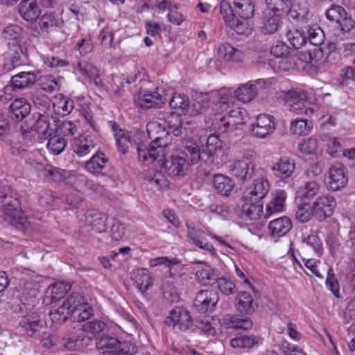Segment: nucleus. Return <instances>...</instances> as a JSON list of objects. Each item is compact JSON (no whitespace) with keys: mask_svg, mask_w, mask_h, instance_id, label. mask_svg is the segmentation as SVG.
<instances>
[{"mask_svg":"<svg viewBox=\"0 0 355 355\" xmlns=\"http://www.w3.org/2000/svg\"><path fill=\"white\" fill-rule=\"evenodd\" d=\"M146 130L152 141L148 146L144 144L137 146L138 159L147 164L156 159L162 161L166 155V148L171 143L170 135L164 125L157 121H149Z\"/></svg>","mask_w":355,"mask_h":355,"instance_id":"f257e3e1","label":"nucleus"},{"mask_svg":"<svg viewBox=\"0 0 355 355\" xmlns=\"http://www.w3.org/2000/svg\"><path fill=\"white\" fill-rule=\"evenodd\" d=\"M0 198V209L5 220L17 229L28 230L31 222L21 210L17 193L10 186L1 184Z\"/></svg>","mask_w":355,"mask_h":355,"instance_id":"f03ea898","label":"nucleus"},{"mask_svg":"<svg viewBox=\"0 0 355 355\" xmlns=\"http://www.w3.org/2000/svg\"><path fill=\"white\" fill-rule=\"evenodd\" d=\"M57 120L53 116L40 114H33L21 125L20 131L25 139H30L33 132H37L40 139H46L56 133Z\"/></svg>","mask_w":355,"mask_h":355,"instance_id":"7ed1b4c3","label":"nucleus"},{"mask_svg":"<svg viewBox=\"0 0 355 355\" xmlns=\"http://www.w3.org/2000/svg\"><path fill=\"white\" fill-rule=\"evenodd\" d=\"M324 33L317 24L309 26L307 29V40L309 47L300 53L299 57L303 62L311 63L315 62L320 64L324 57V48L322 45L324 41Z\"/></svg>","mask_w":355,"mask_h":355,"instance_id":"20e7f679","label":"nucleus"},{"mask_svg":"<svg viewBox=\"0 0 355 355\" xmlns=\"http://www.w3.org/2000/svg\"><path fill=\"white\" fill-rule=\"evenodd\" d=\"M282 98L290 107V110L296 114H312L313 110L307 108V96L304 91L300 89H293L282 92Z\"/></svg>","mask_w":355,"mask_h":355,"instance_id":"39448f33","label":"nucleus"},{"mask_svg":"<svg viewBox=\"0 0 355 355\" xmlns=\"http://www.w3.org/2000/svg\"><path fill=\"white\" fill-rule=\"evenodd\" d=\"M188 154L186 150L179 155H171L169 159H164V156L162 161L157 160L158 162H162L164 172L168 176H184L189 166V162L187 157Z\"/></svg>","mask_w":355,"mask_h":355,"instance_id":"423d86ee","label":"nucleus"},{"mask_svg":"<svg viewBox=\"0 0 355 355\" xmlns=\"http://www.w3.org/2000/svg\"><path fill=\"white\" fill-rule=\"evenodd\" d=\"M230 173L238 180L245 182L255 176V164L247 157L234 160L229 165Z\"/></svg>","mask_w":355,"mask_h":355,"instance_id":"0eeeda50","label":"nucleus"},{"mask_svg":"<svg viewBox=\"0 0 355 355\" xmlns=\"http://www.w3.org/2000/svg\"><path fill=\"white\" fill-rule=\"evenodd\" d=\"M336 206V202L332 196H320L311 205L312 214L318 220H323L333 214Z\"/></svg>","mask_w":355,"mask_h":355,"instance_id":"6e6552de","label":"nucleus"},{"mask_svg":"<svg viewBox=\"0 0 355 355\" xmlns=\"http://www.w3.org/2000/svg\"><path fill=\"white\" fill-rule=\"evenodd\" d=\"M325 15L329 20L335 21L343 32H349L354 26V21L340 6L332 5L326 10Z\"/></svg>","mask_w":355,"mask_h":355,"instance_id":"1a4fd4ad","label":"nucleus"},{"mask_svg":"<svg viewBox=\"0 0 355 355\" xmlns=\"http://www.w3.org/2000/svg\"><path fill=\"white\" fill-rule=\"evenodd\" d=\"M218 299V295L215 291L201 290L195 297L193 306L199 313H205L215 309Z\"/></svg>","mask_w":355,"mask_h":355,"instance_id":"9d476101","label":"nucleus"},{"mask_svg":"<svg viewBox=\"0 0 355 355\" xmlns=\"http://www.w3.org/2000/svg\"><path fill=\"white\" fill-rule=\"evenodd\" d=\"M270 191V183L263 177L254 180L253 183L248 187L243 195L244 200H254L258 202L263 199Z\"/></svg>","mask_w":355,"mask_h":355,"instance_id":"9b49d317","label":"nucleus"},{"mask_svg":"<svg viewBox=\"0 0 355 355\" xmlns=\"http://www.w3.org/2000/svg\"><path fill=\"white\" fill-rule=\"evenodd\" d=\"M165 322L168 325L172 324L175 328L181 331L189 329L193 324L189 311L181 306H177L171 310Z\"/></svg>","mask_w":355,"mask_h":355,"instance_id":"f8f14e48","label":"nucleus"},{"mask_svg":"<svg viewBox=\"0 0 355 355\" xmlns=\"http://www.w3.org/2000/svg\"><path fill=\"white\" fill-rule=\"evenodd\" d=\"M268 8L273 13L279 16L289 15L292 18L295 19H302L307 12L302 10V12H297L292 10L293 3L289 0H265Z\"/></svg>","mask_w":355,"mask_h":355,"instance_id":"ddd939ff","label":"nucleus"},{"mask_svg":"<svg viewBox=\"0 0 355 355\" xmlns=\"http://www.w3.org/2000/svg\"><path fill=\"white\" fill-rule=\"evenodd\" d=\"M96 347L102 351L104 355H125L127 352L124 351L125 343H121L117 338L109 336H103L96 341Z\"/></svg>","mask_w":355,"mask_h":355,"instance_id":"4468645a","label":"nucleus"},{"mask_svg":"<svg viewBox=\"0 0 355 355\" xmlns=\"http://www.w3.org/2000/svg\"><path fill=\"white\" fill-rule=\"evenodd\" d=\"M275 122L274 117L262 114L257 117V121L252 125V134L259 138H265L274 132Z\"/></svg>","mask_w":355,"mask_h":355,"instance_id":"2eb2a0df","label":"nucleus"},{"mask_svg":"<svg viewBox=\"0 0 355 355\" xmlns=\"http://www.w3.org/2000/svg\"><path fill=\"white\" fill-rule=\"evenodd\" d=\"M44 322L37 313H31L22 317L19 325L31 337H39L41 331L45 329Z\"/></svg>","mask_w":355,"mask_h":355,"instance_id":"dca6fc26","label":"nucleus"},{"mask_svg":"<svg viewBox=\"0 0 355 355\" xmlns=\"http://www.w3.org/2000/svg\"><path fill=\"white\" fill-rule=\"evenodd\" d=\"M185 150L190 155L192 164H196L199 160H202L205 163H212L216 153L205 147H203L202 150H200L198 146L192 141H186Z\"/></svg>","mask_w":355,"mask_h":355,"instance_id":"f3484780","label":"nucleus"},{"mask_svg":"<svg viewBox=\"0 0 355 355\" xmlns=\"http://www.w3.org/2000/svg\"><path fill=\"white\" fill-rule=\"evenodd\" d=\"M329 180L327 183L329 190L338 191L345 187L348 179L346 176L345 168L340 163L333 165L329 169Z\"/></svg>","mask_w":355,"mask_h":355,"instance_id":"a211bd4d","label":"nucleus"},{"mask_svg":"<svg viewBox=\"0 0 355 355\" xmlns=\"http://www.w3.org/2000/svg\"><path fill=\"white\" fill-rule=\"evenodd\" d=\"M188 236L193 243L199 248L209 252L212 256H216V251L211 243L207 241L206 233L199 228L187 225Z\"/></svg>","mask_w":355,"mask_h":355,"instance_id":"6ab92c4d","label":"nucleus"},{"mask_svg":"<svg viewBox=\"0 0 355 355\" xmlns=\"http://www.w3.org/2000/svg\"><path fill=\"white\" fill-rule=\"evenodd\" d=\"M295 169L294 161L287 157L279 158L274 162L271 166V171L273 175L282 180L290 178Z\"/></svg>","mask_w":355,"mask_h":355,"instance_id":"aec40b11","label":"nucleus"},{"mask_svg":"<svg viewBox=\"0 0 355 355\" xmlns=\"http://www.w3.org/2000/svg\"><path fill=\"white\" fill-rule=\"evenodd\" d=\"M167 101V96L157 92L140 93L137 98V105L141 107H160Z\"/></svg>","mask_w":355,"mask_h":355,"instance_id":"412c9836","label":"nucleus"},{"mask_svg":"<svg viewBox=\"0 0 355 355\" xmlns=\"http://www.w3.org/2000/svg\"><path fill=\"white\" fill-rule=\"evenodd\" d=\"M37 80V75L33 71H22L12 76L10 85L14 91L21 90L34 85Z\"/></svg>","mask_w":355,"mask_h":355,"instance_id":"4be33fe9","label":"nucleus"},{"mask_svg":"<svg viewBox=\"0 0 355 355\" xmlns=\"http://www.w3.org/2000/svg\"><path fill=\"white\" fill-rule=\"evenodd\" d=\"M131 279L137 289L142 293L148 291L153 284L154 278L146 268H139L131 274Z\"/></svg>","mask_w":355,"mask_h":355,"instance_id":"5701e85b","label":"nucleus"},{"mask_svg":"<svg viewBox=\"0 0 355 355\" xmlns=\"http://www.w3.org/2000/svg\"><path fill=\"white\" fill-rule=\"evenodd\" d=\"M81 74L86 76L90 83L96 86H101L102 80L100 78L98 69L87 61H78L74 67Z\"/></svg>","mask_w":355,"mask_h":355,"instance_id":"b1692460","label":"nucleus"},{"mask_svg":"<svg viewBox=\"0 0 355 355\" xmlns=\"http://www.w3.org/2000/svg\"><path fill=\"white\" fill-rule=\"evenodd\" d=\"M292 228V223L288 217L284 216L272 220L268 224L271 236L279 238L288 233Z\"/></svg>","mask_w":355,"mask_h":355,"instance_id":"393cba45","label":"nucleus"},{"mask_svg":"<svg viewBox=\"0 0 355 355\" xmlns=\"http://www.w3.org/2000/svg\"><path fill=\"white\" fill-rule=\"evenodd\" d=\"M217 57L220 60L226 61L241 62L243 59L244 53L239 49L232 46L229 43H223L217 48Z\"/></svg>","mask_w":355,"mask_h":355,"instance_id":"a878e982","label":"nucleus"},{"mask_svg":"<svg viewBox=\"0 0 355 355\" xmlns=\"http://www.w3.org/2000/svg\"><path fill=\"white\" fill-rule=\"evenodd\" d=\"M94 147V141L86 135H80L71 141V149L78 157L88 155Z\"/></svg>","mask_w":355,"mask_h":355,"instance_id":"bb28decb","label":"nucleus"},{"mask_svg":"<svg viewBox=\"0 0 355 355\" xmlns=\"http://www.w3.org/2000/svg\"><path fill=\"white\" fill-rule=\"evenodd\" d=\"M286 193L284 190H278L274 194L270 201L267 204L264 216L269 218L272 215L282 212L284 210Z\"/></svg>","mask_w":355,"mask_h":355,"instance_id":"cd10ccee","label":"nucleus"},{"mask_svg":"<svg viewBox=\"0 0 355 355\" xmlns=\"http://www.w3.org/2000/svg\"><path fill=\"white\" fill-rule=\"evenodd\" d=\"M157 119L164 121V126L167 125L175 136H179L182 130V122L180 116L175 112H159Z\"/></svg>","mask_w":355,"mask_h":355,"instance_id":"c85d7f7f","label":"nucleus"},{"mask_svg":"<svg viewBox=\"0 0 355 355\" xmlns=\"http://www.w3.org/2000/svg\"><path fill=\"white\" fill-rule=\"evenodd\" d=\"M19 12L28 21L37 19L40 15V9L35 0H22L19 5Z\"/></svg>","mask_w":355,"mask_h":355,"instance_id":"c756f323","label":"nucleus"},{"mask_svg":"<svg viewBox=\"0 0 355 355\" xmlns=\"http://www.w3.org/2000/svg\"><path fill=\"white\" fill-rule=\"evenodd\" d=\"M210 106V98L208 93L199 92L193 96V103L189 107V114L197 116L205 112Z\"/></svg>","mask_w":355,"mask_h":355,"instance_id":"7c9ffc66","label":"nucleus"},{"mask_svg":"<svg viewBox=\"0 0 355 355\" xmlns=\"http://www.w3.org/2000/svg\"><path fill=\"white\" fill-rule=\"evenodd\" d=\"M114 137L118 149L123 155L127 153L130 147L135 146L137 149V146L139 144L135 140V134L134 132H128L124 130H119V132H116Z\"/></svg>","mask_w":355,"mask_h":355,"instance_id":"2f4dec72","label":"nucleus"},{"mask_svg":"<svg viewBox=\"0 0 355 355\" xmlns=\"http://www.w3.org/2000/svg\"><path fill=\"white\" fill-rule=\"evenodd\" d=\"M39 287V284L37 282H27L24 283L21 295V302L24 306H35Z\"/></svg>","mask_w":355,"mask_h":355,"instance_id":"473e14b6","label":"nucleus"},{"mask_svg":"<svg viewBox=\"0 0 355 355\" xmlns=\"http://www.w3.org/2000/svg\"><path fill=\"white\" fill-rule=\"evenodd\" d=\"M8 55L12 68H15L25 62L26 48L24 44L10 43L8 47Z\"/></svg>","mask_w":355,"mask_h":355,"instance_id":"72a5a7b5","label":"nucleus"},{"mask_svg":"<svg viewBox=\"0 0 355 355\" xmlns=\"http://www.w3.org/2000/svg\"><path fill=\"white\" fill-rule=\"evenodd\" d=\"M281 21V16L268 12H265L263 17L261 31L265 35H271L275 33L279 28Z\"/></svg>","mask_w":355,"mask_h":355,"instance_id":"f704fd0d","label":"nucleus"},{"mask_svg":"<svg viewBox=\"0 0 355 355\" xmlns=\"http://www.w3.org/2000/svg\"><path fill=\"white\" fill-rule=\"evenodd\" d=\"M234 14L241 19H249L254 16V6L252 0H234Z\"/></svg>","mask_w":355,"mask_h":355,"instance_id":"c9c22d12","label":"nucleus"},{"mask_svg":"<svg viewBox=\"0 0 355 355\" xmlns=\"http://www.w3.org/2000/svg\"><path fill=\"white\" fill-rule=\"evenodd\" d=\"M71 288L69 284L63 282H57L52 287L49 288L44 298L45 303H53L62 298Z\"/></svg>","mask_w":355,"mask_h":355,"instance_id":"e433bc0d","label":"nucleus"},{"mask_svg":"<svg viewBox=\"0 0 355 355\" xmlns=\"http://www.w3.org/2000/svg\"><path fill=\"white\" fill-rule=\"evenodd\" d=\"M212 184L218 193L228 196L234 188L233 180L224 175L217 174L214 176Z\"/></svg>","mask_w":355,"mask_h":355,"instance_id":"4c0bfd02","label":"nucleus"},{"mask_svg":"<svg viewBox=\"0 0 355 355\" xmlns=\"http://www.w3.org/2000/svg\"><path fill=\"white\" fill-rule=\"evenodd\" d=\"M23 28L17 24H10L1 33V37L9 40L8 46L10 43L24 44L21 37Z\"/></svg>","mask_w":355,"mask_h":355,"instance_id":"58836bf2","label":"nucleus"},{"mask_svg":"<svg viewBox=\"0 0 355 355\" xmlns=\"http://www.w3.org/2000/svg\"><path fill=\"white\" fill-rule=\"evenodd\" d=\"M85 223L96 232L105 231V216L95 210H90L86 213Z\"/></svg>","mask_w":355,"mask_h":355,"instance_id":"ea45409f","label":"nucleus"},{"mask_svg":"<svg viewBox=\"0 0 355 355\" xmlns=\"http://www.w3.org/2000/svg\"><path fill=\"white\" fill-rule=\"evenodd\" d=\"M236 306L241 313L252 314L254 311L253 299L251 295L247 292H240L236 297Z\"/></svg>","mask_w":355,"mask_h":355,"instance_id":"a19ab883","label":"nucleus"},{"mask_svg":"<svg viewBox=\"0 0 355 355\" xmlns=\"http://www.w3.org/2000/svg\"><path fill=\"white\" fill-rule=\"evenodd\" d=\"M319 190L320 185L316 180L307 181L298 188L296 198L311 199L319 192Z\"/></svg>","mask_w":355,"mask_h":355,"instance_id":"79ce46f5","label":"nucleus"},{"mask_svg":"<svg viewBox=\"0 0 355 355\" xmlns=\"http://www.w3.org/2000/svg\"><path fill=\"white\" fill-rule=\"evenodd\" d=\"M257 95L256 85L246 83L237 88L234 92L235 97L244 103L251 101Z\"/></svg>","mask_w":355,"mask_h":355,"instance_id":"37998d69","label":"nucleus"},{"mask_svg":"<svg viewBox=\"0 0 355 355\" xmlns=\"http://www.w3.org/2000/svg\"><path fill=\"white\" fill-rule=\"evenodd\" d=\"M196 276L197 280L202 285L212 286L216 284L220 273L215 268L202 269L196 272Z\"/></svg>","mask_w":355,"mask_h":355,"instance_id":"c03bdc74","label":"nucleus"},{"mask_svg":"<svg viewBox=\"0 0 355 355\" xmlns=\"http://www.w3.org/2000/svg\"><path fill=\"white\" fill-rule=\"evenodd\" d=\"M168 101L171 108L180 110L183 114H189L190 101L187 95L175 94L171 98H167Z\"/></svg>","mask_w":355,"mask_h":355,"instance_id":"a18cd8bd","label":"nucleus"},{"mask_svg":"<svg viewBox=\"0 0 355 355\" xmlns=\"http://www.w3.org/2000/svg\"><path fill=\"white\" fill-rule=\"evenodd\" d=\"M263 214V205L254 200H245L242 206V214L250 220H258Z\"/></svg>","mask_w":355,"mask_h":355,"instance_id":"49530a36","label":"nucleus"},{"mask_svg":"<svg viewBox=\"0 0 355 355\" xmlns=\"http://www.w3.org/2000/svg\"><path fill=\"white\" fill-rule=\"evenodd\" d=\"M313 128V123L304 119H295L291 123V132L297 136L308 135Z\"/></svg>","mask_w":355,"mask_h":355,"instance_id":"de8ad7c7","label":"nucleus"},{"mask_svg":"<svg viewBox=\"0 0 355 355\" xmlns=\"http://www.w3.org/2000/svg\"><path fill=\"white\" fill-rule=\"evenodd\" d=\"M107 160L103 153H96L85 164V168L92 173H100L105 167Z\"/></svg>","mask_w":355,"mask_h":355,"instance_id":"09e8293b","label":"nucleus"},{"mask_svg":"<svg viewBox=\"0 0 355 355\" xmlns=\"http://www.w3.org/2000/svg\"><path fill=\"white\" fill-rule=\"evenodd\" d=\"M286 37L291 45L297 49L308 44L306 35L300 29L288 31L286 33Z\"/></svg>","mask_w":355,"mask_h":355,"instance_id":"8fccbe9b","label":"nucleus"},{"mask_svg":"<svg viewBox=\"0 0 355 355\" xmlns=\"http://www.w3.org/2000/svg\"><path fill=\"white\" fill-rule=\"evenodd\" d=\"M87 300L78 293H72L64 301L63 304L70 311L71 315L76 313Z\"/></svg>","mask_w":355,"mask_h":355,"instance_id":"3c124183","label":"nucleus"},{"mask_svg":"<svg viewBox=\"0 0 355 355\" xmlns=\"http://www.w3.org/2000/svg\"><path fill=\"white\" fill-rule=\"evenodd\" d=\"M227 115L233 129L234 130L238 125L243 124L248 118V113L244 108L237 107L232 110Z\"/></svg>","mask_w":355,"mask_h":355,"instance_id":"603ef678","label":"nucleus"},{"mask_svg":"<svg viewBox=\"0 0 355 355\" xmlns=\"http://www.w3.org/2000/svg\"><path fill=\"white\" fill-rule=\"evenodd\" d=\"M258 340L254 336H241L231 339L230 345L233 347L251 348L258 343Z\"/></svg>","mask_w":355,"mask_h":355,"instance_id":"864d4df0","label":"nucleus"},{"mask_svg":"<svg viewBox=\"0 0 355 355\" xmlns=\"http://www.w3.org/2000/svg\"><path fill=\"white\" fill-rule=\"evenodd\" d=\"M46 147L54 155L60 154L66 147L65 140L58 135H52L48 138Z\"/></svg>","mask_w":355,"mask_h":355,"instance_id":"5fc2aeb1","label":"nucleus"},{"mask_svg":"<svg viewBox=\"0 0 355 355\" xmlns=\"http://www.w3.org/2000/svg\"><path fill=\"white\" fill-rule=\"evenodd\" d=\"M211 125L220 134H223L229 130H234L229 119H227V115L223 116L220 115L216 116L214 119H212Z\"/></svg>","mask_w":355,"mask_h":355,"instance_id":"6e6d98bb","label":"nucleus"},{"mask_svg":"<svg viewBox=\"0 0 355 355\" xmlns=\"http://www.w3.org/2000/svg\"><path fill=\"white\" fill-rule=\"evenodd\" d=\"M218 100L216 104L217 110L221 112L227 110L233 101L231 92L226 89H220L218 92Z\"/></svg>","mask_w":355,"mask_h":355,"instance_id":"4d7b16f0","label":"nucleus"},{"mask_svg":"<svg viewBox=\"0 0 355 355\" xmlns=\"http://www.w3.org/2000/svg\"><path fill=\"white\" fill-rule=\"evenodd\" d=\"M303 248L305 250H312L316 254H320L322 250V242L318 236L309 235L303 240Z\"/></svg>","mask_w":355,"mask_h":355,"instance_id":"13d9d810","label":"nucleus"},{"mask_svg":"<svg viewBox=\"0 0 355 355\" xmlns=\"http://www.w3.org/2000/svg\"><path fill=\"white\" fill-rule=\"evenodd\" d=\"M228 26L234 30L239 35H250L252 33V28L248 22V19H239L235 17Z\"/></svg>","mask_w":355,"mask_h":355,"instance_id":"bf43d9fd","label":"nucleus"},{"mask_svg":"<svg viewBox=\"0 0 355 355\" xmlns=\"http://www.w3.org/2000/svg\"><path fill=\"white\" fill-rule=\"evenodd\" d=\"M73 108V101L71 99L61 97L53 103V109L58 114L67 115L69 114Z\"/></svg>","mask_w":355,"mask_h":355,"instance_id":"052dcab7","label":"nucleus"},{"mask_svg":"<svg viewBox=\"0 0 355 355\" xmlns=\"http://www.w3.org/2000/svg\"><path fill=\"white\" fill-rule=\"evenodd\" d=\"M228 320L232 325L230 327L233 329H241L245 330H248L252 329L253 323L252 320L248 318H242L238 315H227ZM227 320V318H226Z\"/></svg>","mask_w":355,"mask_h":355,"instance_id":"680f3d73","label":"nucleus"},{"mask_svg":"<svg viewBox=\"0 0 355 355\" xmlns=\"http://www.w3.org/2000/svg\"><path fill=\"white\" fill-rule=\"evenodd\" d=\"M57 125L56 132L64 137L72 136L77 132L76 125L71 121H57Z\"/></svg>","mask_w":355,"mask_h":355,"instance_id":"e2e57ef3","label":"nucleus"},{"mask_svg":"<svg viewBox=\"0 0 355 355\" xmlns=\"http://www.w3.org/2000/svg\"><path fill=\"white\" fill-rule=\"evenodd\" d=\"M312 214V208L309 204L302 202L298 204L295 211V218L300 223H306L311 219Z\"/></svg>","mask_w":355,"mask_h":355,"instance_id":"0e129e2a","label":"nucleus"},{"mask_svg":"<svg viewBox=\"0 0 355 355\" xmlns=\"http://www.w3.org/2000/svg\"><path fill=\"white\" fill-rule=\"evenodd\" d=\"M69 314L70 311L62 304L56 310L50 312V317L53 323L61 324L66 322Z\"/></svg>","mask_w":355,"mask_h":355,"instance_id":"69168bd1","label":"nucleus"},{"mask_svg":"<svg viewBox=\"0 0 355 355\" xmlns=\"http://www.w3.org/2000/svg\"><path fill=\"white\" fill-rule=\"evenodd\" d=\"M216 284L217 288L225 295H232L235 292L236 286L234 283L226 277L220 276Z\"/></svg>","mask_w":355,"mask_h":355,"instance_id":"338daca9","label":"nucleus"},{"mask_svg":"<svg viewBox=\"0 0 355 355\" xmlns=\"http://www.w3.org/2000/svg\"><path fill=\"white\" fill-rule=\"evenodd\" d=\"M220 12L225 22L228 25L235 19L234 6L232 7L229 2L222 1L220 3Z\"/></svg>","mask_w":355,"mask_h":355,"instance_id":"774afa93","label":"nucleus"}]
</instances>
